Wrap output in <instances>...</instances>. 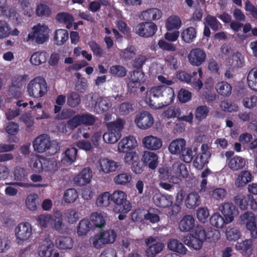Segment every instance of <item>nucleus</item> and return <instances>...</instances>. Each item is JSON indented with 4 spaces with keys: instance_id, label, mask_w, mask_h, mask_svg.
<instances>
[{
    "instance_id": "obj_54",
    "label": "nucleus",
    "mask_w": 257,
    "mask_h": 257,
    "mask_svg": "<svg viewBox=\"0 0 257 257\" xmlns=\"http://www.w3.org/2000/svg\"><path fill=\"white\" fill-rule=\"evenodd\" d=\"M65 218L69 223L76 222L79 218L78 211L74 209H69L64 213Z\"/></svg>"
},
{
    "instance_id": "obj_10",
    "label": "nucleus",
    "mask_w": 257,
    "mask_h": 257,
    "mask_svg": "<svg viewBox=\"0 0 257 257\" xmlns=\"http://www.w3.org/2000/svg\"><path fill=\"white\" fill-rule=\"evenodd\" d=\"M135 122L140 128L147 130L153 125L154 120L152 115L150 112L144 111L137 115Z\"/></svg>"
},
{
    "instance_id": "obj_45",
    "label": "nucleus",
    "mask_w": 257,
    "mask_h": 257,
    "mask_svg": "<svg viewBox=\"0 0 257 257\" xmlns=\"http://www.w3.org/2000/svg\"><path fill=\"white\" fill-rule=\"evenodd\" d=\"M47 54L46 52L43 51L35 52L30 58L31 63L35 65H39L46 61Z\"/></svg>"
},
{
    "instance_id": "obj_20",
    "label": "nucleus",
    "mask_w": 257,
    "mask_h": 257,
    "mask_svg": "<svg viewBox=\"0 0 257 257\" xmlns=\"http://www.w3.org/2000/svg\"><path fill=\"white\" fill-rule=\"evenodd\" d=\"M253 176L249 171H241L235 179L234 185L237 188L243 187L251 182Z\"/></svg>"
},
{
    "instance_id": "obj_19",
    "label": "nucleus",
    "mask_w": 257,
    "mask_h": 257,
    "mask_svg": "<svg viewBox=\"0 0 257 257\" xmlns=\"http://www.w3.org/2000/svg\"><path fill=\"white\" fill-rule=\"evenodd\" d=\"M174 89L171 87L165 86L160 99V108L172 104L174 101Z\"/></svg>"
},
{
    "instance_id": "obj_40",
    "label": "nucleus",
    "mask_w": 257,
    "mask_h": 257,
    "mask_svg": "<svg viewBox=\"0 0 257 257\" xmlns=\"http://www.w3.org/2000/svg\"><path fill=\"white\" fill-rule=\"evenodd\" d=\"M69 34L67 30L64 29L57 30L54 33V43L61 46L63 45L68 39Z\"/></svg>"
},
{
    "instance_id": "obj_41",
    "label": "nucleus",
    "mask_w": 257,
    "mask_h": 257,
    "mask_svg": "<svg viewBox=\"0 0 257 257\" xmlns=\"http://www.w3.org/2000/svg\"><path fill=\"white\" fill-rule=\"evenodd\" d=\"M52 227L59 232H63L64 224L62 217V214L60 212H56L52 215L51 221Z\"/></svg>"
},
{
    "instance_id": "obj_59",
    "label": "nucleus",
    "mask_w": 257,
    "mask_h": 257,
    "mask_svg": "<svg viewBox=\"0 0 257 257\" xmlns=\"http://www.w3.org/2000/svg\"><path fill=\"white\" fill-rule=\"evenodd\" d=\"M106 244L113 243L116 239V234L113 230H107L100 232Z\"/></svg>"
},
{
    "instance_id": "obj_43",
    "label": "nucleus",
    "mask_w": 257,
    "mask_h": 257,
    "mask_svg": "<svg viewBox=\"0 0 257 257\" xmlns=\"http://www.w3.org/2000/svg\"><path fill=\"white\" fill-rule=\"evenodd\" d=\"M92 225L88 219H83L79 223L77 233L78 236L85 235L91 228Z\"/></svg>"
},
{
    "instance_id": "obj_32",
    "label": "nucleus",
    "mask_w": 257,
    "mask_h": 257,
    "mask_svg": "<svg viewBox=\"0 0 257 257\" xmlns=\"http://www.w3.org/2000/svg\"><path fill=\"white\" fill-rule=\"evenodd\" d=\"M245 164L246 161L243 158L235 156L228 161L227 165L231 170L236 171L242 169Z\"/></svg>"
},
{
    "instance_id": "obj_36",
    "label": "nucleus",
    "mask_w": 257,
    "mask_h": 257,
    "mask_svg": "<svg viewBox=\"0 0 257 257\" xmlns=\"http://www.w3.org/2000/svg\"><path fill=\"white\" fill-rule=\"evenodd\" d=\"M168 248L180 254H185L187 249L179 240L176 239H170L168 242Z\"/></svg>"
},
{
    "instance_id": "obj_39",
    "label": "nucleus",
    "mask_w": 257,
    "mask_h": 257,
    "mask_svg": "<svg viewBox=\"0 0 257 257\" xmlns=\"http://www.w3.org/2000/svg\"><path fill=\"white\" fill-rule=\"evenodd\" d=\"M185 204L189 209L195 208L201 203L200 196L197 192H192L188 195L185 201Z\"/></svg>"
},
{
    "instance_id": "obj_1",
    "label": "nucleus",
    "mask_w": 257,
    "mask_h": 257,
    "mask_svg": "<svg viewBox=\"0 0 257 257\" xmlns=\"http://www.w3.org/2000/svg\"><path fill=\"white\" fill-rule=\"evenodd\" d=\"M110 202L113 210L116 213H127L132 209L131 203L127 200V195L121 190H116L110 194Z\"/></svg>"
},
{
    "instance_id": "obj_28",
    "label": "nucleus",
    "mask_w": 257,
    "mask_h": 257,
    "mask_svg": "<svg viewBox=\"0 0 257 257\" xmlns=\"http://www.w3.org/2000/svg\"><path fill=\"white\" fill-rule=\"evenodd\" d=\"M99 165L102 172L106 173L115 171L119 167L117 162L107 158L100 159Z\"/></svg>"
},
{
    "instance_id": "obj_8",
    "label": "nucleus",
    "mask_w": 257,
    "mask_h": 257,
    "mask_svg": "<svg viewBox=\"0 0 257 257\" xmlns=\"http://www.w3.org/2000/svg\"><path fill=\"white\" fill-rule=\"evenodd\" d=\"M157 26L152 22H144L135 27V33L143 38H149L154 36L157 31Z\"/></svg>"
},
{
    "instance_id": "obj_48",
    "label": "nucleus",
    "mask_w": 257,
    "mask_h": 257,
    "mask_svg": "<svg viewBox=\"0 0 257 257\" xmlns=\"http://www.w3.org/2000/svg\"><path fill=\"white\" fill-rule=\"evenodd\" d=\"M109 72L111 76L115 78H122L126 74V69L120 65L111 66L110 67Z\"/></svg>"
},
{
    "instance_id": "obj_18",
    "label": "nucleus",
    "mask_w": 257,
    "mask_h": 257,
    "mask_svg": "<svg viewBox=\"0 0 257 257\" xmlns=\"http://www.w3.org/2000/svg\"><path fill=\"white\" fill-rule=\"evenodd\" d=\"M195 226V220L192 215H184L179 222V228L182 232L191 231Z\"/></svg>"
},
{
    "instance_id": "obj_23",
    "label": "nucleus",
    "mask_w": 257,
    "mask_h": 257,
    "mask_svg": "<svg viewBox=\"0 0 257 257\" xmlns=\"http://www.w3.org/2000/svg\"><path fill=\"white\" fill-rule=\"evenodd\" d=\"M143 143L146 148L152 150H158L162 146V142L160 139L151 135L145 137Z\"/></svg>"
},
{
    "instance_id": "obj_29",
    "label": "nucleus",
    "mask_w": 257,
    "mask_h": 257,
    "mask_svg": "<svg viewBox=\"0 0 257 257\" xmlns=\"http://www.w3.org/2000/svg\"><path fill=\"white\" fill-rule=\"evenodd\" d=\"M184 243L189 247L196 250L200 249L203 244V241L199 238L193 235H189L184 236L183 238Z\"/></svg>"
},
{
    "instance_id": "obj_6",
    "label": "nucleus",
    "mask_w": 257,
    "mask_h": 257,
    "mask_svg": "<svg viewBox=\"0 0 257 257\" xmlns=\"http://www.w3.org/2000/svg\"><path fill=\"white\" fill-rule=\"evenodd\" d=\"M96 120V117L94 115L85 112L77 114L68 120V124L71 128H76L81 124L87 126L93 125Z\"/></svg>"
},
{
    "instance_id": "obj_57",
    "label": "nucleus",
    "mask_w": 257,
    "mask_h": 257,
    "mask_svg": "<svg viewBox=\"0 0 257 257\" xmlns=\"http://www.w3.org/2000/svg\"><path fill=\"white\" fill-rule=\"evenodd\" d=\"M38 204V197L36 194H29L26 199V204L28 209L31 210L37 209Z\"/></svg>"
},
{
    "instance_id": "obj_53",
    "label": "nucleus",
    "mask_w": 257,
    "mask_h": 257,
    "mask_svg": "<svg viewBox=\"0 0 257 257\" xmlns=\"http://www.w3.org/2000/svg\"><path fill=\"white\" fill-rule=\"evenodd\" d=\"M110 194L108 192H104L99 195L96 200V204L98 207L107 206L111 204Z\"/></svg>"
},
{
    "instance_id": "obj_60",
    "label": "nucleus",
    "mask_w": 257,
    "mask_h": 257,
    "mask_svg": "<svg viewBox=\"0 0 257 257\" xmlns=\"http://www.w3.org/2000/svg\"><path fill=\"white\" fill-rule=\"evenodd\" d=\"M52 219V215L45 214L39 215L36 220L42 228H46L49 224H51V221Z\"/></svg>"
},
{
    "instance_id": "obj_42",
    "label": "nucleus",
    "mask_w": 257,
    "mask_h": 257,
    "mask_svg": "<svg viewBox=\"0 0 257 257\" xmlns=\"http://www.w3.org/2000/svg\"><path fill=\"white\" fill-rule=\"evenodd\" d=\"M160 211L155 208H149L147 212L144 214V218L146 221H149L152 223H155L159 221V214Z\"/></svg>"
},
{
    "instance_id": "obj_3",
    "label": "nucleus",
    "mask_w": 257,
    "mask_h": 257,
    "mask_svg": "<svg viewBox=\"0 0 257 257\" xmlns=\"http://www.w3.org/2000/svg\"><path fill=\"white\" fill-rule=\"evenodd\" d=\"M48 28L45 25L40 24L34 26L32 31L28 34L27 41L34 42L38 44H42L48 39Z\"/></svg>"
},
{
    "instance_id": "obj_47",
    "label": "nucleus",
    "mask_w": 257,
    "mask_h": 257,
    "mask_svg": "<svg viewBox=\"0 0 257 257\" xmlns=\"http://www.w3.org/2000/svg\"><path fill=\"white\" fill-rule=\"evenodd\" d=\"M252 244L253 242L251 239H245L240 243H238V244L236 245V248L249 256L252 253Z\"/></svg>"
},
{
    "instance_id": "obj_55",
    "label": "nucleus",
    "mask_w": 257,
    "mask_h": 257,
    "mask_svg": "<svg viewBox=\"0 0 257 257\" xmlns=\"http://www.w3.org/2000/svg\"><path fill=\"white\" fill-rule=\"evenodd\" d=\"M91 219L93 225L95 227L101 228L105 224V220L103 215L97 212H94L91 214Z\"/></svg>"
},
{
    "instance_id": "obj_37",
    "label": "nucleus",
    "mask_w": 257,
    "mask_h": 257,
    "mask_svg": "<svg viewBox=\"0 0 257 257\" xmlns=\"http://www.w3.org/2000/svg\"><path fill=\"white\" fill-rule=\"evenodd\" d=\"M124 123L125 122L121 118H118L115 121L107 123L106 126L108 131L117 133L121 137Z\"/></svg>"
},
{
    "instance_id": "obj_49",
    "label": "nucleus",
    "mask_w": 257,
    "mask_h": 257,
    "mask_svg": "<svg viewBox=\"0 0 257 257\" xmlns=\"http://www.w3.org/2000/svg\"><path fill=\"white\" fill-rule=\"evenodd\" d=\"M247 82L249 87L255 91L257 86V68L254 67L249 71Z\"/></svg>"
},
{
    "instance_id": "obj_62",
    "label": "nucleus",
    "mask_w": 257,
    "mask_h": 257,
    "mask_svg": "<svg viewBox=\"0 0 257 257\" xmlns=\"http://www.w3.org/2000/svg\"><path fill=\"white\" fill-rule=\"evenodd\" d=\"M120 137H120L117 133L109 131L105 133L103 135L104 141L108 144H114L116 143Z\"/></svg>"
},
{
    "instance_id": "obj_38",
    "label": "nucleus",
    "mask_w": 257,
    "mask_h": 257,
    "mask_svg": "<svg viewBox=\"0 0 257 257\" xmlns=\"http://www.w3.org/2000/svg\"><path fill=\"white\" fill-rule=\"evenodd\" d=\"M181 20L178 16H171L166 20V28L169 31H178L181 26Z\"/></svg>"
},
{
    "instance_id": "obj_52",
    "label": "nucleus",
    "mask_w": 257,
    "mask_h": 257,
    "mask_svg": "<svg viewBox=\"0 0 257 257\" xmlns=\"http://www.w3.org/2000/svg\"><path fill=\"white\" fill-rule=\"evenodd\" d=\"M173 170L179 177H187L188 175L186 165L180 162H177L173 164Z\"/></svg>"
},
{
    "instance_id": "obj_25",
    "label": "nucleus",
    "mask_w": 257,
    "mask_h": 257,
    "mask_svg": "<svg viewBox=\"0 0 257 257\" xmlns=\"http://www.w3.org/2000/svg\"><path fill=\"white\" fill-rule=\"evenodd\" d=\"M197 33V30L194 27L191 26L187 27L182 31L181 38L185 43L190 44L195 40Z\"/></svg>"
},
{
    "instance_id": "obj_16",
    "label": "nucleus",
    "mask_w": 257,
    "mask_h": 257,
    "mask_svg": "<svg viewBox=\"0 0 257 257\" xmlns=\"http://www.w3.org/2000/svg\"><path fill=\"white\" fill-rule=\"evenodd\" d=\"M54 248L53 241L49 238H45L39 245L38 249V254L40 257H50Z\"/></svg>"
},
{
    "instance_id": "obj_61",
    "label": "nucleus",
    "mask_w": 257,
    "mask_h": 257,
    "mask_svg": "<svg viewBox=\"0 0 257 257\" xmlns=\"http://www.w3.org/2000/svg\"><path fill=\"white\" fill-rule=\"evenodd\" d=\"M177 97L181 103H186L189 101L192 97V93L185 88H181L178 92Z\"/></svg>"
},
{
    "instance_id": "obj_31",
    "label": "nucleus",
    "mask_w": 257,
    "mask_h": 257,
    "mask_svg": "<svg viewBox=\"0 0 257 257\" xmlns=\"http://www.w3.org/2000/svg\"><path fill=\"white\" fill-rule=\"evenodd\" d=\"M55 244L61 249H71L73 245V240L69 236H60L56 239Z\"/></svg>"
},
{
    "instance_id": "obj_26",
    "label": "nucleus",
    "mask_w": 257,
    "mask_h": 257,
    "mask_svg": "<svg viewBox=\"0 0 257 257\" xmlns=\"http://www.w3.org/2000/svg\"><path fill=\"white\" fill-rule=\"evenodd\" d=\"M77 152L78 150L75 148L67 149L63 154L62 163L66 166L72 164L76 160Z\"/></svg>"
},
{
    "instance_id": "obj_35",
    "label": "nucleus",
    "mask_w": 257,
    "mask_h": 257,
    "mask_svg": "<svg viewBox=\"0 0 257 257\" xmlns=\"http://www.w3.org/2000/svg\"><path fill=\"white\" fill-rule=\"evenodd\" d=\"M250 197H252V195H244L242 194H237L234 197V202L241 210H246L249 206V202Z\"/></svg>"
},
{
    "instance_id": "obj_22",
    "label": "nucleus",
    "mask_w": 257,
    "mask_h": 257,
    "mask_svg": "<svg viewBox=\"0 0 257 257\" xmlns=\"http://www.w3.org/2000/svg\"><path fill=\"white\" fill-rule=\"evenodd\" d=\"M162 16V11L157 8H151L144 11L142 13L143 20L152 22L159 20Z\"/></svg>"
},
{
    "instance_id": "obj_12",
    "label": "nucleus",
    "mask_w": 257,
    "mask_h": 257,
    "mask_svg": "<svg viewBox=\"0 0 257 257\" xmlns=\"http://www.w3.org/2000/svg\"><path fill=\"white\" fill-rule=\"evenodd\" d=\"M206 58V53L199 48L191 50L188 55L189 63L192 65L196 66L201 65L205 61Z\"/></svg>"
},
{
    "instance_id": "obj_34",
    "label": "nucleus",
    "mask_w": 257,
    "mask_h": 257,
    "mask_svg": "<svg viewBox=\"0 0 257 257\" xmlns=\"http://www.w3.org/2000/svg\"><path fill=\"white\" fill-rule=\"evenodd\" d=\"M210 156V153H201L197 154L193 162L194 167L198 170H202L208 163Z\"/></svg>"
},
{
    "instance_id": "obj_5",
    "label": "nucleus",
    "mask_w": 257,
    "mask_h": 257,
    "mask_svg": "<svg viewBox=\"0 0 257 257\" xmlns=\"http://www.w3.org/2000/svg\"><path fill=\"white\" fill-rule=\"evenodd\" d=\"M33 147L34 150L40 153L47 152L53 155L56 152L55 148L51 145L50 138L46 134L37 137L33 142Z\"/></svg>"
},
{
    "instance_id": "obj_4",
    "label": "nucleus",
    "mask_w": 257,
    "mask_h": 257,
    "mask_svg": "<svg viewBox=\"0 0 257 257\" xmlns=\"http://www.w3.org/2000/svg\"><path fill=\"white\" fill-rule=\"evenodd\" d=\"M165 86L164 85L153 86L147 92L145 100L151 108H160V99Z\"/></svg>"
},
{
    "instance_id": "obj_27",
    "label": "nucleus",
    "mask_w": 257,
    "mask_h": 257,
    "mask_svg": "<svg viewBox=\"0 0 257 257\" xmlns=\"http://www.w3.org/2000/svg\"><path fill=\"white\" fill-rule=\"evenodd\" d=\"M186 144L184 139H177L170 143L169 150L172 154L179 155L186 147Z\"/></svg>"
},
{
    "instance_id": "obj_46",
    "label": "nucleus",
    "mask_w": 257,
    "mask_h": 257,
    "mask_svg": "<svg viewBox=\"0 0 257 257\" xmlns=\"http://www.w3.org/2000/svg\"><path fill=\"white\" fill-rule=\"evenodd\" d=\"M164 246V244L160 242L150 245L146 250V255L148 257H155L162 250Z\"/></svg>"
},
{
    "instance_id": "obj_44",
    "label": "nucleus",
    "mask_w": 257,
    "mask_h": 257,
    "mask_svg": "<svg viewBox=\"0 0 257 257\" xmlns=\"http://www.w3.org/2000/svg\"><path fill=\"white\" fill-rule=\"evenodd\" d=\"M210 222L212 226L217 228H222L229 222L219 213H214L210 218Z\"/></svg>"
},
{
    "instance_id": "obj_21",
    "label": "nucleus",
    "mask_w": 257,
    "mask_h": 257,
    "mask_svg": "<svg viewBox=\"0 0 257 257\" xmlns=\"http://www.w3.org/2000/svg\"><path fill=\"white\" fill-rule=\"evenodd\" d=\"M158 157L157 155L152 152L144 151L142 157V161L144 164L151 169H155L158 164Z\"/></svg>"
},
{
    "instance_id": "obj_63",
    "label": "nucleus",
    "mask_w": 257,
    "mask_h": 257,
    "mask_svg": "<svg viewBox=\"0 0 257 257\" xmlns=\"http://www.w3.org/2000/svg\"><path fill=\"white\" fill-rule=\"evenodd\" d=\"M180 158L184 162L190 163L193 158V152L191 148H186L183 149L181 154L179 155Z\"/></svg>"
},
{
    "instance_id": "obj_2",
    "label": "nucleus",
    "mask_w": 257,
    "mask_h": 257,
    "mask_svg": "<svg viewBox=\"0 0 257 257\" xmlns=\"http://www.w3.org/2000/svg\"><path fill=\"white\" fill-rule=\"evenodd\" d=\"M29 95L36 98L44 96L48 91V85L46 80L42 77L38 76L32 79L27 86Z\"/></svg>"
},
{
    "instance_id": "obj_17",
    "label": "nucleus",
    "mask_w": 257,
    "mask_h": 257,
    "mask_svg": "<svg viewBox=\"0 0 257 257\" xmlns=\"http://www.w3.org/2000/svg\"><path fill=\"white\" fill-rule=\"evenodd\" d=\"M92 177L91 169L85 168L74 177V182L78 186H84L90 182Z\"/></svg>"
},
{
    "instance_id": "obj_30",
    "label": "nucleus",
    "mask_w": 257,
    "mask_h": 257,
    "mask_svg": "<svg viewBox=\"0 0 257 257\" xmlns=\"http://www.w3.org/2000/svg\"><path fill=\"white\" fill-rule=\"evenodd\" d=\"M240 217L242 221L245 222L248 230H252L257 228L256 218L251 212H245Z\"/></svg>"
},
{
    "instance_id": "obj_7",
    "label": "nucleus",
    "mask_w": 257,
    "mask_h": 257,
    "mask_svg": "<svg viewBox=\"0 0 257 257\" xmlns=\"http://www.w3.org/2000/svg\"><path fill=\"white\" fill-rule=\"evenodd\" d=\"M32 169L36 172H41L43 170L54 172L57 170V166L54 162L44 158H37L32 160Z\"/></svg>"
},
{
    "instance_id": "obj_24",
    "label": "nucleus",
    "mask_w": 257,
    "mask_h": 257,
    "mask_svg": "<svg viewBox=\"0 0 257 257\" xmlns=\"http://www.w3.org/2000/svg\"><path fill=\"white\" fill-rule=\"evenodd\" d=\"M111 106V103L107 98L98 96L95 101L94 109L97 113L106 111Z\"/></svg>"
},
{
    "instance_id": "obj_50",
    "label": "nucleus",
    "mask_w": 257,
    "mask_h": 257,
    "mask_svg": "<svg viewBox=\"0 0 257 257\" xmlns=\"http://www.w3.org/2000/svg\"><path fill=\"white\" fill-rule=\"evenodd\" d=\"M132 179V176L130 173H122L114 177L113 180L116 185H125L128 184Z\"/></svg>"
},
{
    "instance_id": "obj_15",
    "label": "nucleus",
    "mask_w": 257,
    "mask_h": 257,
    "mask_svg": "<svg viewBox=\"0 0 257 257\" xmlns=\"http://www.w3.org/2000/svg\"><path fill=\"white\" fill-rule=\"evenodd\" d=\"M137 146L136 138L132 136L126 137L120 140L118 144L119 152H126L135 149Z\"/></svg>"
},
{
    "instance_id": "obj_11",
    "label": "nucleus",
    "mask_w": 257,
    "mask_h": 257,
    "mask_svg": "<svg viewBox=\"0 0 257 257\" xmlns=\"http://www.w3.org/2000/svg\"><path fill=\"white\" fill-rule=\"evenodd\" d=\"M144 74L140 71H134L131 74L127 83L128 91L130 93H135L139 89L141 83L144 82Z\"/></svg>"
},
{
    "instance_id": "obj_13",
    "label": "nucleus",
    "mask_w": 257,
    "mask_h": 257,
    "mask_svg": "<svg viewBox=\"0 0 257 257\" xmlns=\"http://www.w3.org/2000/svg\"><path fill=\"white\" fill-rule=\"evenodd\" d=\"M173 197L168 194L155 193L153 196V200L156 206L162 208H168L172 206L173 202Z\"/></svg>"
},
{
    "instance_id": "obj_51",
    "label": "nucleus",
    "mask_w": 257,
    "mask_h": 257,
    "mask_svg": "<svg viewBox=\"0 0 257 257\" xmlns=\"http://www.w3.org/2000/svg\"><path fill=\"white\" fill-rule=\"evenodd\" d=\"M81 102L80 95L75 92H71L67 95V103L71 107H75L79 105Z\"/></svg>"
},
{
    "instance_id": "obj_9",
    "label": "nucleus",
    "mask_w": 257,
    "mask_h": 257,
    "mask_svg": "<svg viewBox=\"0 0 257 257\" xmlns=\"http://www.w3.org/2000/svg\"><path fill=\"white\" fill-rule=\"evenodd\" d=\"M15 233L18 243L28 240L32 234V228L29 222L19 223L15 228Z\"/></svg>"
},
{
    "instance_id": "obj_56",
    "label": "nucleus",
    "mask_w": 257,
    "mask_h": 257,
    "mask_svg": "<svg viewBox=\"0 0 257 257\" xmlns=\"http://www.w3.org/2000/svg\"><path fill=\"white\" fill-rule=\"evenodd\" d=\"M240 53H233L228 58V64L232 69L240 68L242 66V63L240 59Z\"/></svg>"
},
{
    "instance_id": "obj_58",
    "label": "nucleus",
    "mask_w": 257,
    "mask_h": 257,
    "mask_svg": "<svg viewBox=\"0 0 257 257\" xmlns=\"http://www.w3.org/2000/svg\"><path fill=\"white\" fill-rule=\"evenodd\" d=\"M78 197V194L76 190L74 188H70L66 190L63 198L66 202L73 203Z\"/></svg>"
},
{
    "instance_id": "obj_14",
    "label": "nucleus",
    "mask_w": 257,
    "mask_h": 257,
    "mask_svg": "<svg viewBox=\"0 0 257 257\" xmlns=\"http://www.w3.org/2000/svg\"><path fill=\"white\" fill-rule=\"evenodd\" d=\"M220 210L223 215L224 217L228 222H231L234 219L235 216L238 214V209L231 203L226 202L223 204L220 207Z\"/></svg>"
},
{
    "instance_id": "obj_64",
    "label": "nucleus",
    "mask_w": 257,
    "mask_h": 257,
    "mask_svg": "<svg viewBox=\"0 0 257 257\" xmlns=\"http://www.w3.org/2000/svg\"><path fill=\"white\" fill-rule=\"evenodd\" d=\"M209 112V109L206 105H201L197 107L195 115L197 119L199 121L205 118Z\"/></svg>"
},
{
    "instance_id": "obj_33",
    "label": "nucleus",
    "mask_w": 257,
    "mask_h": 257,
    "mask_svg": "<svg viewBox=\"0 0 257 257\" xmlns=\"http://www.w3.org/2000/svg\"><path fill=\"white\" fill-rule=\"evenodd\" d=\"M217 92L220 95L224 97L229 96L232 92L231 85L226 81L218 82L215 85Z\"/></svg>"
}]
</instances>
